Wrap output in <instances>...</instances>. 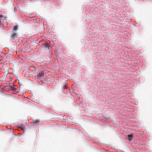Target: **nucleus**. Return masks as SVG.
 <instances>
[{
	"mask_svg": "<svg viewBox=\"0 0 152 152\" xmlns=\"http://www.w3.org/2000/svg\"><path fill=\"white\" fill-rule=\"evenodd\" d=\"M44 75V74L43 72L42 71L38 73V76L39 77H41L43 76Z\"/></svg>",
	"mask_w": 152,
	"mask_h": 152,
	"instance_id": "nucleus-2",
	"label": "nucleus"
},
{
	"mask_svg": "<svg viewBox=\"0 0 152 152\" xmlns=\"http://www.w3.org/2000/svg\"><path fill=\"white\" fill-rule=\"evenodd\" d=\"M10 88L12 90H14L15 89V88L14 87H13L12 86H10Z\"/></svg>",
	"mask_w": 152,
	"mask_h": 152,
	"instance_id": "nucleus-6",
	"label": "nucleus"
},
{
	"mask_svg": "<svg viewBox=\"0 0 152 152\" xmlns=\"http://www.w3.org/2000/svg\"><path fill=\"white\" fill-rule=\"evenodd\" d=\"M66 87V86H64V88H65Z\"/></svg>",
	"mask_w": 152,
	"mask_h": 152,
	"instance_id": "nucleus-9",
	"label": "nucleus"
},
{
	"mask_svg": "<svg viewBox=\"0 0 152 152\" xmlns=\"http://www.w3.org/2000/svg\"><path fill=\"white\" fill-rule=\"evenodd\" d=\"M39 121V120H35L34 121V123H37Z\"/></svg>",
	"mask_w": 152,
	"mask_h": 152,
	"instance_id": "nucleus-7",
	"label": "nucleus"
},
{
	"mask_svg": "<svg viewBox=\"0 0 152 152\" xmlns=\"http://www.w3.org/2000/svg\"><path fill=\"white\" fill-rule=\"evenodd\" d=\"M19 128H21L22 129L24 130L26 129L25 127L22 124H21L19 127Z\"/></svg>",
	"mask_w": 152,
	"mask_h": 152,
	"instance_id": "nucleus-3",
	"label": "nucleus"
},
{
	"mask_svg": "<svg viewBox=\"0 0 152 152\" xmlns=\"http://www.w3.org/2000/svg\"><path fill=\"white\" fill-rule=\"evenodd\" d=\"M18 28V27L17 26H15L13 28V31H16L17 30Z\"/></svg>",
	"mask_w": 152,
	"mask_h": 152,
	"instance_id": "nucleus-5",
	"label": "nucleus"
},
{
	"mask_svg": "<svg viewBox=\"0 0 152 152\" xmlns=\"http://www.w3.org/2000/svg\"><path fill=\"white\" fill-rule=\"evenodd\" d=\"M17 36V34L15 33H12L11 36V37L12 39H14Z\"/></svg>",
	"mask_w": 152,
	"mask_h": 152,
	"instance_id": "nucleus-1",
	"label": "nucleus"
},
{
	"mask_svg": "<svg viewBox=\"0 0 152 152\" xmlns=\"http://www.w3.org/2000/svg\"><path fill=\"white\" fill-rule=\"evenodd\" d=\"M128 137L129 140H131L133 138V135H132V134L128 135Z\"/></svg>",
	"mask_w": 152,
	"mask_h": 152,
	"instance_id": "nucleus-4",
	"label": "nucleus"
},
{
	"mask_svg": "<svg viewBox=\"0 0 152 152\" xmlns=\"http://www.w3.org/2000/svg\"><path fill=\"white\" fill-rule=\"evenodd\" d=\"M44 46L45 47V48H48V44H45V45H44Z\"/></svg>",
	"mask_w": 152,
	"mask_h": 152,
	"instance_id": "nucleus-8",
	"label": "nucleus"
}]
</instances>
